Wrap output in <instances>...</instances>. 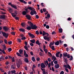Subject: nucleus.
Wrapping results in <instances>:
<instances>
[{"label": "nucleus", "instance_id": "nucleus-28", "mask_svg": "<svg viewBox=\"0 0 74 74\" xmlns=\"http://www.w3.org/2000/svg\"><path fill=\"white\" fill-rule=\"evenodd\" d=\"M53 45V43L52 42H51L50 43V44L49 45V46L50 48H51L52 46L51 45Z\"/></svg>", "mask_w": 74, "mask_h": 74}, {"label": "nucleus", "instance_id": "nucleus-37", "mask_svg": "<svg viewBox=\"0 0 74 74\" xmlns=\"http://www.w3.org/2000/svg\"><path fill=\"white\" fill-rule=\"evenodd\" d=\"M12 62H15V59L14 58V57H13L12 58Z\"/></svg>", "mask_w": 74, "mask_h": 74}, {"label": "nucleus", "instance_id": "nucleus-59", "mask_svg": "<svg viewBox=\"0 0 74 74\" xmlns=\"http://www.w3.org/2000/svg\"><path fill=\"white\" fill-rule=\"evenodd\" d=\"M47 18H50V14H47Z\"/></svg>", "mask_w": 74, "mask_h": 74}, {"label": "nucleus", "instance_id": "nucleus-45", "mask_svg": "<svg viewBox=\"0 0 74 74\" xmlns=\"http://www.w3.org/2000/svg\"><path fill=\"white\" fill-rule=\"evenodd\" d=\"M36 34H37L38 35L40 34L39 32H38V31H36Z\"/></svg>", "mask_w": 74, "mask_h": 74}, {"label": "nucleus", "instance_id": "nucleus-40", "mask_svg": "<svg viewBox=\"0 0 74 74\" xmlns=\"http://www.w3.org/2000/svg\"><path fill=\"white\" fill-rule=\"evenodd\" d=\"M47 60L48 61V62H51V61H52L51 59L50 58H48Z\"/></svg>", "mask_w": 74, "mask_h": 74}, {"label": "nucleus", "instance_id": "nucleus-14", "mask_svg": "<svg viewBox=\"0 0 74 74\" xmlns=\"http://www.w3.org/2000/svg\"><path fill=\"white\" fill-rule=\"evenodd\" d=\"M9 11L10 13V14H12V12H13V10H12V9L11 8H10L9 9Z\"/></svg>", "mask_w": 74, "mask_h": 74}, {"label": "nucleus", "instance_id": "nucleus-62", "mask_svg": "<svg viewBox=\"0 0 74 74\" xmlns=\"http://www.w3.org/2000/svg\"><path fill=\"white\" fill-rule=\"evenodd\" d=\"M8 74H11V71H9L8 72Z\"/></svg>", "mask_w": 74, "mask_h": 74}, {"label": "nucleus", "instance_id": "nucleus-4", "mask_svg": "<svg viewBox=\"0 0 74 74\" xmlns=\"http://www.w3.org/2000/svg\"><path fill=\"white\" fill-rule=\"evenodd\" d=\"M43 38H44V40H47L48 41H50V39L51 38V37L45 36L43 37Z\"/></svg>", "mask_w": 74, "mask_h": 74}, {"label": "nucleus", "instance_id": "nucleus-53", "mask_svg": "<svg viewBox=\"0 0 74 74\" xmlns=\"http://www.w3.org/2000/svg\"><path fill=\"white\" fill-rule=\"evenodd\" d=\"M21 25L22 26H25V23H21Z\"/></svg>", "mask_w": 74, "mask_h": 74}, {"label": "nucleus", "instance_id": "nucleus-19", "mask_svg": "<svg viewBox=\"0 0 74 74\" xmlns=\"http://www.w3.org/2000/svg\"><path fill=\"white\" fill-rule=\"evenodd\" d=\"M32 8L34 9H32V10L31 11H33L34 14L35 15H36L37 12H36V11L34 10V8Z\"/></svg>", "mask_w": 74, "mask_h": 74}, {"label": "nucleus", "instance_id": "nucleus-32", "mask_svg": "<svg viewBox=\"0 0 74 74\" xmlns=\"http://www.w3.org/2000/svg\"><path fill=\"white\" fill-rule=\"evenodd\" d=\"M67 55V53H63V56H65V57H66Z\"/></svg>", "mask_w": 74, "mask_h": 74}, {"label": "nucleus", "instance_id": "nucleus-63", "mask_svg": "<svg viewBox=\"0 0 74 74\" xmlns=\"http://www.w3.org/2000/svg\"><path fill=\"white\" fill-rule=\"evenodd\" d=\"M9 63L8 61H6V62H5V64L6 65H8V64H9Z\"/></svg>", "mask_w": 74, "mask_h": 74}, {"label": "nucleus", "instance_id": "nucleus-31", "mask_svg": "<svg viewBox=\"0 0 74 74\" xmlns=\"http://www.w3.org/2000/svg\"><path fill=\"white\" fill-rule=\"evenodd\" d=\"M59 33H62V28H60L59 29Z\"/></svg>", "mask_w": 74, "mask_h": 74}, {"label": "nucleus", "instance_id": "nucleus-58", "mask_svg": "<svg viewBox=\"0 0 74 74\" xmlns=\"http://www.w3.org/2000/svg\"><path fill=\"white\" fill-rule=\"evenodd\" d=\"M43 74H46V72H45V70L43 71L42 72Z\"/></svg>", "mask_w": 74, "mask_h": 74}, {"label": "nucleus", "instance_id": "nucleus-49", "mask_svg": "<svg viewBox=\"0 0 74 74\" xmlns=\"http://www.w3.org/2000/svg\"><path fill=\"white\" fill-rule=\"evenodd\" d=\"M17 41L19 42H21V39H18Z\"/></svg>", "mask_w": 74, "mask_h": 74}, {"label": "nucleus", "instance_id": "nucleus-15", "mask_svg": "<svg viewBox=\"0 0 74 74\" xmlns=\"http://www.w3.org/2000/svg\"><path fill=\"white\" fill-rule=\"evenodd\" d=\"M18 52L20 54H21V55H22L23 54V50L22 49H20Z\"/></svg>", "mask_w": 74, "mask_h": 74}, {"label": "nucleus", "instance_id": "nucleus-51", "mask_svg": "<svg viewBox=\"0 0 74 74\" xmlns=\"http://www.w3.org/2000/svg\"><path fill=\"white\" fill-rule=\"evenodd\" d=\"M45 35V32L44 31H43V34H42V36H44V35Z\"/></svg>", "mask_w": 74, "mask_h": 74}, {"label": "nucleus", "instance_id": "nucleus-12", "mask_svg": "<svg viewBox=\"0 0 74 74\" xmlns=\"http://www.w3.org/2000/svg\"><path fill=\"white\" fill-rule=\"evenodd\" d=\"M54 67L55 69H59L60 66L59 64H57L56 65H55Z\"/></svg>", "mask_w": 74, "mask_h": 74}, {"label": "nucleus", "instance_id": "nucleus-46", "mask_svg": "<svg viewBox=\"0 0 74 74\" xmlns=\"http://www.w3.org/2000/svg\"><path fill=\"white\" fill-rule=\"evenodd\" d=\"M39 55H40L41 56H43V55H42V53L41 52H40L39 53Z\"/></svg>", "mask_w": 74, "mask_h": 74}, {"label": "nucleus", "instance_id": "nucleus-43", "mask_svg": "<svg viewBox=\"0 0 74 74\" xmlns=\"http://www.w3.org/2000/svg\"><path fill=\"white\" fill-rule=\"evenodd\" d=\"M21 40H25L26 39V37H23L22 38H21Z\"/></svg>", "mask_w": 74, "mask_h": 74}, {"label": "nucleus", "instance_id": "nucleus-8", "mask_svg": "<svg viewBox=\"0 0 74 74\" xmlns=\"http://www.w3.org/2000/svg\"><path fill=\"white\" fill-rule=\"evenodd\" d=\"M41 67L42 68V69H44V68H45V67H46V66L44 63H41Z\"/></svg>", "mask_w": 74, "mask_h": 74}, {"label": "nucleus", "instance_id": "nucleus-26", "mask_svg": "<svg viewBox=\"0 0 74 74\" xmlns=\"http://www.w3.org/2000/svg\"><path fill=\"white\" fill-rule=\"evenodd\" d=\"M25 61L26 63H28L29 62V60H28V59L27 58H25Z\"/></svg>", "mask_w": 74, "mask_h": 74}, {"label": "nucleus", "instance_id": "nucleus-54", "mask_svg": "<svg viewBox=\"0 0 74 74\" xmlns=\"http://www.w3.org/2000/svg\"><path fill=\"white\" fill-rule=\"evenodd\" d=\"M66 57H67V58H68V59H69V58H70V56L68 54L67 55H66Z\"/></svg>", "mask_w": 74, "mask_h": 74}, {"label": "nucleus", "instance_id": "nucleus-17", "mask_svg": "<svg viewBox=\"0 0 74 74\" xmlns=\"http://www.w3.org/2000/svg\"><path fill=\"white\" fill-rule=\"evenodd\" d=\"M30 41L32 43L34 44L36 42V40L35 39H32V40H30Z\"/></svg>", "mask_w": 74, "mask_h": 74}, {"label": "nucleus", "instance_id": "nucleus-7", "mask_svg": "<svg viewBox=\"0 0 74 74\" xmlns=\"http://www.w3.org/2000/svg\"><path fill=\"white\" fill-rule=\"evenodd\" d=\"M32 9H34L33 8L31 7H27V8H26V9H25V11H27V10H31V11H32Z\"/></svg>", "mask_w": 74, "mask_h": 74}, {"label": "nucleus", "instance_id": "nucleus-39", "mask_svg": "<svg viewBox=\"0 0 74 74\" xmlns=\"http://www.w3.org/2000/svg\"><path fill=\"white\" fill-rule=\"evenodd\" d=\"M16 55L18 56H21V54H20V53H19L18 52L16 53Z\"/></svg>", "mask_w": 74, "mask_h": 74}, {"label": "nucleus", "instance_id": "nucleus-50", "mask_svg": "<svg viewBox=\"0 0 74 74\" xmlns=\"http://www.w3.org/2000/svg\"><path fill=\"white\" fill-rule=\"evenodd\" d=\"M43 12H45L46 11H47V9L45 8H43Z\"/></svg>", "mask_w": 74, "mask_h": 74}, {"label": "nucleus", "instance_id": "nucleus-41", "mask_svg": "<svg viewBox=\"0 0 74 74\" xmlns=\"http://www.w3.org/2000/svg\"><path fill=\"white\" fill-rule=\"evenodd\" d=\"M51 49H52V50H53V51H54V50L55 49V47H54V46H53L51 47Z\"/></svg>", "mask_w": 74, "mask_h": 74}, {"label": "nucleus", "instance_id": "nucleus-36", "mask_svg": "<svg viewBox=\"0 0 74 74\" xmlns=\"http://www.w3.org/2000/svg\"><path fill=\"white\" fill-rule=\"evenodd\" d=\"M30 14L31 15H34V12H33V11H31L30 12Z\"/></svg>", "mask_w": 74, "mask_h": 74}, {"label": "nucleus", "instance_id": "nucleus-13", "mask_svg": "<svg viewBox=\"0 0 74 74\" xmlns=\"http://www.w3.org/2000/svg\"><path fill=\"white\" fill-rule=\"evenodd\" d=\"M27 23L28 25H29L30 26L32 27V26L33 25V23H32V22L30 21H28L27 22Z\"/></svg>", "mask_w": 74, "mask_h": 74}, {"label": "nucleus", "instance_id": "nucleus-34", "mask_svg": "<svg viewBox=\"0 0 74 74\" xmlns=\"http://www.w3.org/2000/svg\"><path fill=\"white\" fill-rule=\"evenodd\" d=\"M64 62L66 63V64H67V58H64Z\"/></svg>", "mask_w": 74, "mask_h": 74}, {"label": "nucleus", "instance_id": "nucleus-38", "mask_svg": "<svg viewBox=\"0 0 74 74\" xmlns=\"http://www.w3.org/2000/svg\"><path fill=\"white\" fill-rule=\"evenodd\" d=\"M28 34L29 35L30 37H32V36L33 35V34H32L30 33H28Z\"/></svg>", "mask_w": 74, "mask_h": 74}, {"label": "nucleus", "instance_id": "nucleus-5", "mask_svg": "<svg viewBox=\"0 0 74 74\" xmlns=\"http://www.w3.org/2000/svg\"><path fill=\"white\" fill-rule=\"evenodd\" d=\"M31 27L32 29L33 30H35V29H37V27H38L37 26H36L35 25H32V26H31Z\"/></svg>", "mask_w": 74, "mask_h": 74}, {"label": "nucleus", "instance_id": "nucleus-18", "mask_svg": "<svg viewBox=\"0 0 74 74\" xmlns=\"http://www.w3.org/2000/svg\"><path fill=\"white\" fill-rule=\"evenodd\" d=\"M36 44H38V45H41V43L40 42L39 40H37V41H36Z\"/></svg>", "mask_w": 74, "mask_h": 74}, {"label": "nucleus", "instance_id": "nucleus-25", "mask_svg": "<svg viewBox=\"0 0 74 74\" xmlns=\"http://www.w3.org/2000/svg\"><path fill=\"white\" fill-rule=\"evenodd\" d=\"M16 73V71H15V70H13L11 71V73L12 74H14Z\"/></svg>", "mask_w": 74, "mask_h": 74}, {"label": "nucleus", "instance_id": "nucleus-30", "mask_svg": "<svg viewBox=\"0 0 74 74\" xmlns=\"http://www.w3.org/2000/svg\"><path fill=\"white\" fill-rule=\"evenodd\" d=\"M32 60L33 62H35V60H36V59H35V58L34 57H33L32 58Z\"/></svg>", "mask_w": 74, "mask_h": 74}, {"label": "nucleus", "instance_id": "nucleus-29", "mask_svg": "<svg viewBox=\"0 0 74 74\" xmlns=\"http://www.w3.org/2000/svg\"><path fill=\"white\" fill-rule=\"evenodd\" d=\"M52 60H53V59H54V60H56V57H54V56H52V58H51Z\"/></svg>", "mask_w": 74, "mask_h": 74}, {"label": "nucleus", "instance_id": "nucleus-2", "mask_svg": "<svg viewBox=\"0 0 74 74\" xmlns=\"http://www.w3.org/2000/svg\"><path fill=\"white\" fill-rule=\"evenodd\" d=\"M14 12V13H12L11 15L13 17H15V16H16V15H17V14H18V11H17L16 10Z\"/></svg>", "mask_w": 74, "mask_h": 74}, {"label": "nucleus", "instance_id": "nucleus-56", "mask_svg": "<svg viewBox=\"0 0 74 74\" xmlns=\"http://www.w3.org/2000/svg\"><path fill=\"white\" fill-rule=\"evenodd\" d=\"M40 58L39 57H38L37 58H36V60L37 61H40Z\"/></svg>", "mask_w": 74, "mask_h": 74}, {"label": "nucleus", "instance_id": "nucleus-1", "mask_svg": "<svg viewBox=\"0 0 74 74\" xmlns=\"http://www.w3.org/2000/svg\"><path fill=\"white\" fill-rule=\"evenodd\" d=\"M2 33L3 36H4L5 38H7L9 34L8 33H6L5 32H2Z\"/></svg>", "mask_w": 74, "mask_h": 74}, {"label": "nucleus", "instance_id": "nucleus-10", "mask_svg": "<svg viewBox=\"0 0 74 74\" xmlns=\"http://www.w3.org/2000/svg\"><path fill=\"white\" fill-rule=\"evenodd\" d=\"M24 47L25 49L26 50H27V51H28V50L29 49H28V48H30V45H28L27 46L25 45L24 46Z\"/></svg>", "mask_w": 74, "mask_h": 74}, {"label": "nucleus", "instance_id": "nucleus-57", "mask_svg": "<svg viewBox=\"0 0 74 74\" xmlns=\"http://www.w3.org/2000/svg\"><path fill=\"white\" fill-rule=\"evenodd\" d=\"M46 27L47 29H49V26L48 25H47Z\"/></svg>", "mask_w": 74, "mask_h": 74}, {"label": "nucleus", "instance_id": "nucleus-9", "mask_svg": "<svg viewBox=\"0 0 74 74\" xmlns=\"http://www.w3.org/2000/svg\"><path fill=\"white\" fill-rule=\"evenodd\" d=\"M26 17L28 20H30V19H31V18H32L31 16L27 14L26 15Z\"/></svg>", "mask_w": 74, "mask_h": 74}, {"label": "nucleus", "instance_id": "nucleus-60", "mask_svg": "<svg viewBox=\"0 0 74 74\" xmlns=\"http://www.w3.org/2000/svg\"><path fill=\"white\" fill-rule=\"evenodd\" d=\"M35 16L36 18H37V19H38V18H39V16H38L37 15H36Z\"/></svg>", "mask_w": 74, "mask_h": 74}, {"label": "nucleus", "instance_id": "nucleus-48", "mask_svg": "<svg viewBox=\"0 0 74 74\" xmlns=\"http://www.w3.org/2000/svg\"><path fill=\"white\" fill-rule=\"evenodd\" d=\"M40 4L42 7H44V6H45V5L44 4V3H41Z\"/></svg>", "mask_w": 74, "mask_h": 74}, {"label": "nucleus", "instance_id": "nucleus-64", "mask_svg": "<svg viewBox=\"0 0 74 74\" xmlns=\"http://www.w3.org/2000/svg\"><path fill=\"white\" fill-rule=\"evenodd\" d=\"M58 61L56 60V61H55L54 62V64H58Z\"/></svg>", "mask_w": 74, "mask_h": 74}, {"label": "nucleus", "instance_id": "nucleus-20", "mask_svg": "<svg viewBox=\"0 0 74 74\" xmlns=\"http://www.w3.org/2000/svg\"><path fill=\"white\" fill-rule=\"evenodd\" d=\"M60 52L59 51L57 53H56V57H58V58L59 57V54H60Z\"/></svg>", "mask_w": 74, "mask_h": 74}, {"label": "nucleus", "instance_id": "nucleus-52", "mask_svg": "<svg viewBox=\"0 0 74 74\" xmlns=\"http://www.w3.org/2000/svg\"><path fill=\"white\" fill-rule=\"evenodd\" d=\"M4 42L5 44H7V40L5 39V40H4Z\"/></svg>", "mask_w": 74, "mask_h": 74}, {"label": "nucleus", "instance_id": "nucleus-55", "mask_svg": "<svg viewBox=\"0 0 74 74\" xmlns=\"http://www.w3.org/2000/svg\"><path fill=\"white\" fill-rule=\"evenodd\" d=\"M30 45L31 46V47H33L34 46V44L33 43H30Z\"/></svg>", "mask_w": 74, "mask_h": 74}, {"label": "nucleus", "instance_id": "nucleus-35", "mask_svg": "<svg viewBox=\"0 0 74 74\" xmlns=\"http://www.w3.org/2000/svg\"><path fill=\"white\" fill-rule=\"evenodd\" d=\"M71 58L69 59V60H73V57L72 56H71Z\"/></svg>", "mask_w": 74, "mask_h": 74}, {"label": "nucleus", "instance_id": "nucleus-47", "mask_svg": "<svg viewBox=\"0 0 74 74\" xmlns=\"http://www.w3.org/2000/svg\"><path fill=\"white\" fill-rule=\"evenodd\" d=\"M11 34H12V35H15V33L14 32H11Z\"/></svg>", "mask_w": 74, "mask_h": 74}, {"label": "nucleus", "instance_id": "nucleus-22", "mask_svg": "<svg viewBox=\"0 0 74 74\" xmlns=\"http://www.w3.org/2000/svg\"><path fill=\"white\" fill-rule=\"evenodd\" d=\"M1 59L2 60H4V58L3 56H1L0 58V61H1Z\"/></svg>", "mask_w": 74, "mask_h": 74}, {"label": "nucleus", "instance_id": "nucleus-33", "mask_svg": "<svg viewBox=\"0 0 74 74\" xmlns=\"http://www.w3.org/2000/svg\"><path fill=\"white\" fill-rule=\"evenodd\" d=\"M12 41H9L8 42V43L9 45H11V44H12Z\"/></svg>", "mask_w": 74, "mask_h": 74}, {"label": "nucleus", "instance_id": "nucleus-61", "mask_svg": "<svg viewBox=\"0 0 74 74\" xmlns=\"http://www.w3.org/2000/svg\"><path fill=\"white\" fill-rule=\"evenodd\" d=\"M39 33L40 34H43V33H42V31L40 30V32H39Z\"/></svg>", "mask_w": 74, "mask_h": 74}, {"label": "nucleus", "instance_id": "nucleus-42", "mask_svg": "<svg viewBox=\"0 0 74 74\" xmlns=\"http://www.w3.org/2000/svg\"><path fill=\"white\" fill-rule=\"evenodd\" d=\"M11 50H12V49H11V48H9L8 49V51H8V52H11Z\"/></svg>", "mask_w": 74, "mask_h": 74}, {"label": "nucleus", "instance_id": "nucleus-23", "mask_svg": "<svg viewBox=\"0 0 74 74\" xmlns=\"http://www.w3.org/2000/svg\"><path fill=\"white\" fill-rule=\"evenodd\" d=\"M11 7H12L14 8V9H17V7H16V6L15 5H11Z\"/></svg>", "mask_w": 74, "mask_h": 74}, {"label": "nucleus", "instance_id": "nucleus-6", "mask_svg": "<svg viewBox=\"0 0 74 74\" xmlns=\"http://www.w3.org/2000/svg\"><path fill=\"white\" fill-rule=\"evenodd\" d=\"M64 66L65 68H68L69 70L71 69V66L69 64L64 65Z\"/></svg>", "mask_w": 74, "mask_h": 74}, {"label": "nucleus", "instance_id": "nucleus-11", "mask_svg": "<svg viewBox=\"0 0 74 74\" xmlns=\"http://www.w3.org/2000/svg\"><path fill=\"white\" fill-rule=\"evenodd\" d=\"M19 31L20 32H22L23 33L24 32H25V30L23 28H20L19 29Z\"/></svg>", "mask_w": 74, "mask_h": 74}, {"label": "nucleus", "instance_id": "nucleus-24", "mask_svg": "<svg viewBox=\"0 0 74 74\" xmlns=\"http://www.w3.org/2000/svg\"><path fill=\"white\" fill-rule=\"evenodd\" d=\"M55 45H59V41H58L55 42Z\"/></svg>", "mask_w": 74, "mask_h": 74}, {"label": "nucleus", "instance_id": "nucleus-44", "mask_svg": "<svg viewBox=\"0 0 74 74\" xmlns=\"http://www.w3.org/2000/svg\"><path fill=\"white\" fill-rule=\"evenodd\" d=\"M48 53H49V55L50 56V57H52V54H51V53L50 52H48Z\"/></svg>", "mask_w": 74, "mask_h": 74}, {"label": "nucleus", "instance_id": "nucleus-27", "mask_svg": "<svg viewBox=\"0 0 74 74\" xmlns=\"http://www.w3.org/2000/svg\"><path fill=\"white\" fill-rule=\"evenodd\" d=\"M26 14H27V13H26V11H23L22 12V14L23 15H26Z\"/></svg>", "mask_w": 74, "mask_h": 74}, {"label": "nucleus", "instance_id": "nucleus-16", "mask_svg": "<svg viewBox=\"0 0 74 74\" xmlns=\"http://www.w3.org/2000/svg\"><path fill=\"white\" fill-rule=\"evenodd\" d=\"M0 19H5V15H1Z\"/></svg>", "mask_w": 74, "mask_h": 74}, {"label": "nucleus", "instance_id": "nucleus-3", "mask_svg": "<svg viewBox=\"0 0 74 74\" xmlns=\"http://www.w3.org/2000/svg\"><path fill=\"white\" fill-rule=\"evenodd\" d=\"M3 27V29L5 31V32H7V31H8L9 30H10V28L9 27H8L6 26H5Z\"/></svg>", "mask_w": 74, "mask_h": 74}, {"label": "nucleus", "instance_id": "nucleus-21", "mask_svg": "<svg viewBox=\"0 0 74 74\" xmlns=\"http://www.w3.org/2000/svg\"><path fill=\"white\" fill-rule=\"evenodd\" d=\"M27 30H30L32 29V27L30 26H28L27 27Z\"/></svg>", "mask_w": 74, "mask_h": 74}]
</instances>
